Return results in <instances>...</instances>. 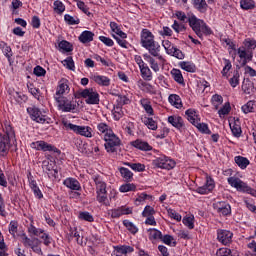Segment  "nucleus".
<instances>
[{
    "label": "nucleus",
    "mask_w": 256,
    "mask_h": 256,
    "mask_svg": "<svg viewBox=\"0 0 256 256\" xmlns=\"http://www.w3.org/2000/svg\"><path fill=\"white\" fill-rule=\"evenodd\" d=\"M140 44L152 57H156L161 63L165 62V57L161 55V45L155 41V35L151 30L147 28L142 29L140 33Z\"/></svg>",
    "instance_id": "f257e3e1"
},
{
    "label": "nucleus",
    "mask_w": 256,
    "mask_h": 256,
    "mask_svg": "<svg viewBox=\"0 0 256 256\" xmlns=\"http://www.w3.org/2000/svg\"><path fill=\"white\" fill-rule=\"evenodd\" d=\"M2 131L3 133L0 134V157H7L11 146L17 143V138L15 129H13L11 122L7 120L2 124Z\"/></svg>",
    "instance_id": "f03ea898"
},
{
    "label": "nucleus",
    "mask_w": 256,
    "mask_h": 256,
    "mask_svg": "<svg viewBox=\"0 0 256 256\" xmlns=\"http://www.w3.org/2000/svg\"><path fill=\"white\" fill-rule=\"evenodd\" d=\"M92 181H94L96 187V201L102 203L105 207H109L111 204L109 203V198L107 196V182L105 181V178L96 174L92 176Z\"/></svg>",
    "instance_id": "7ed1b4c3"
},
{
    "label": "nucleus",
    "mask_w": 256,
    "mask_h": 256,
    "mask_svg": "<svg viewBox=\"0 0 256 256\" xmlns=\"http://www.w3.org/2000/svg\"><path fill=\"white\" fill-rule=\"evenodd\" d=\"M188 23L192 31H194L199 39H203V35H213V30L211 27H209L205 21L197 18L195 15H192L188 18Z\"/></svg>",
    "instance_id": "20e7f679"
},
{
    "label": "nucleus",
    "mask_w": 256,
    "mask_h": 256,
    "mask_svg": "<svg viewBox=\"0 0 256 256\" xmlns=\"http://www.w3.org/2000/svg\"><path fill=\"white\" fill-rule=\"evenodd\" d=\"M228 184L231 185L234 189L239 191L240 193H247L248 195H252V197H256V190L251 188L247 183L243 182L238 177L232 176L227 178Z\"/></svg>",
    "instance_id": "39448f33"
},
{
    "label": "nucleus",
    "mask_w": 256,
    "mask_h": 256,
    "mask_svg": "<svg viewBox=\"0 0 256 256\" xmlns=\"http://www.w3.org/2000/svg\"><path fill=\"white\" fill-rule=\"evenodd\" d=\"M62 125L65 127L67 131H73V133H76V135H81L82 137H87L88 139H91V137H93L92 127L79 126L68 121H63Z\"/></svg>",
    "instance_id": "423d86ee"
},
{
    "label": "nucleus",
    "mask_w": 256,
    "mask_h": 256,
    "mask_svg": "<svg viewBox=\"0 0 256 256\" xmlns=\"http://www.w3.org/2000/svg\"><path fill=\"white\" fill-rule=\"evenodd\" d=\"M27 113L30 116V119L32 121H35V123H40L41 125H44V123H49L51 121V118H49L45 111H41V109L37 108V106H30L27 108Z\"/></svg>",
    "instance_id": "0eeeda50"
},
{
    "label": "nucleus",
    "mask_w": 256,
    "mask_h": 256,
    "mask_svg": "<svg viewBox=\"0 0 256 256\" xmlns=\"http://www.w3.org/2000/svg\"><path fill=\"white\" fill-rule=\"evenodd\" d=\"M80 97L85 99L86 105H99L101 99L95 88H86L79 92Z\"/></svg>",
    "instance_id": "6e6552de"
},
{
    "label": "nucleus",
    "mask_w": 256,
    "mask_h": 256,
    "mask_svg": "<svg viewBox=\"0 0 256 256\" xmlns=\"http://www.w3.org/2000/svg\"><path fill=\"white\" fill-rule=\"evenodd\" d=\"M152 165L157 169H166V171H171V169H175L177 162L169 156L162 155L154 159L152 161Z\"/></svg>",
    "instance_id": "1a4fd4ad"
},
{
    "label": "nucleus",
    "mask_w": 256,
    "mask_h": 256,
    "mask_svg": "<svg viewBox=\"0 0 256 256\" xmlns=\"http://www.w3.org/2000/svg\"><path fill=\"white\" fill-rule=\"evenodd\" d=\"M104 147L107 153H116L117 147L121 145V139L113 132V130L104 137Z\"/></svg>",
    "instance_id": "9d476101"
},
{
    "label": "nucleus",
    "mask_w": 256,
    "mask_h": 256,
    "mask_svg": "<svg viewBox=\"0 0 256 256\" xmlns=\"http://www.w3.org/2000/svg\"><path fill=\"white\" fill-rule=\"evenodd\" d=\"M28 233H30V235H35V237H39L40 239H42L46 247H49V245H51V241H53V238H51V236H49L47 232H45V230L37 228L33 224H31L28 227Z\"/></svg>",
    "instance_id": "9b49d317"
},
{
    "label": "nucleus",
    "mask_w": 256,
    "mask_h": 256,
    "mask_svg": "<svg viewBox=\"0 0 256 256\" xmlns=\"http://www.w3.org/2000/svg\"><path fill=\"white\" fill-rule=\"evenodd\" d=\"M31 149H35L36 151H44V152H51V153H61V150H59L57 147L43 141H36V142H32L30 144Z\"/></svg>",
    "instance_id": "f8f14e48"
},
{
    "label": "nucleus",
    "mask_w": 256,
    "mask_h": 256,
    "mask_svg": "<svg viewBox=\"0 0 256 256\" xmlns=\"http://www.w3.org/2000/svg\"><path fill=\"white\" fill-rule=\"evenodd\" d=\"M55 101L58 103V107L60 111H63V113H71V111H75V109H77L75 101H70L65 97H57Z\"/></svg>",
    "instance_id": "ddd939ff"
},
{
    "label": "nucleus",
    "mask_w": 256,
    "mask_h": 256,
    "mask_svg": "<svg viewBox=\"0 0 256 256\" xmlns=\"http://www.w3.org/2000/svg\"><path fill=\"white\" fill-rule=\"evenodd\" d=\"M213 209L220 215V217H229V215H231V205L225 201L214 203Z\"/></svg>",
    "instance_id": "4468645a"
},
{
    "label": "nucleus",
    "mask_w": 256,
    "mask_h": 256,
    "mask_svg": "<svg viewBox=\"0 0 256 256\" xmlns=\"http://www.w3.org/2000/svg\"><path fill=\"white\" fill-rule=\"evenodd\" d=\"M215 189V180L209 175L206 176V182L203 186L196 188L195 192L199 195H209Z\"/></svg>",
    "instance_id": "2eb2a0df"
},
{
    "label": "nucleus",
    "mask_w": 256,
    "mask_h": 256,
    "mask_svg": "<svg viewBox=\"0 0 256 256\" xmlns=\"http://www.w3.org/2000/svg\"><path fill=\"white\" fill-rule=\"evenodd\" d=\"M144 60L149 63L152 71H154V73H159L160 71V65H165V63H167V59L164 58V62L159 61V59H157V57L151 55V53L149 54H144L143 55Z\"/></svg>",
    "instance_id": "dca6fc26"
},
{
    "label": "nucleus",
    "mask_w": 256,
    "mask_h": 256,
    "mask_svg": "<svg viewBox=\"0 0 256 256\" xmlns=\"http://www.w3.org/2000/svg\"><path fill=\"white\" fill-rule=\"evenodd\" d=\"M69 91H71V88L69 87V80H67V78L60 79L58 81L54 99H57V97H63V95H67Z\"/></svg>",
    "instance_id": "f3484780"
},
{
    "label": "nucleus",
    "mask_w": 256,
    "mask_h": 256,
    "mask_svg": "<svg viewBox=\"0 0 256 256\" xmlns=\"http://www.w3.org/2000/svg\"><path fill=\"white\" fill-rule=\"evenodd\" d=\"M217 239L222 245H229L233 241V234L229 230L219 229L217 230Z\"/></svg>",
    "instance_id": "a211bd4d"
},
{
    "label": "nucleus",
    "mask_w": 256,
    "mask_h": 256,
    "mask_svg": "<svg viewBox=\"0 0 256 256\" xmlns=\"http://www.w3.org/2000/svg\"><path fill=\"white\" fill-rule=\"evenodd\" d=\"M131 147H134L135 149H138V151H144L145 153L149 151H153V146L149 144V142L143 140V139H136L132 142H130Z\"/></svg>",
    "instance_id": "6ab92c4d"
},
{
    "label": "nucleus",
    "mask_w": 256,
    "mask_h": 256,
    "mask_svg": "<svg viewBox=\"0 0 256 256\" xmlns=\"http://www.w3.org/2000/svg\"><path fill=\"white\" fill-rule=\"evenodd\" d=\"M133 213V209L129 207H119L112 210H109L108 215L112 217V219H119L122 215H131Z\"/></svg>",
    "instance_id": "aec40b11"
},
{
    "label": "nucleus",
    "mask_w": 256,
    "mask_h": 256,
    "mask_svg": "<svg viewBox=\"0 0 256 256\" xmlns=\"http://www.w3.org/2000/svg\"><path fill=\"white\" fill-rule=\"evenodd\" d=\"M167 121L168 123H170V125H172V127L177 129L178 131H181V129L185 127V121L183 120V117L179 115L168 116Z\"/></svg>",
    "instance_id": "412c9836"
},
{
    "label": "nucleus",
    "mask_w": 256,
    "mask_h": 256,
    "mask_svg": "<svg viewBox=\"0 0 256 256\" xmlns=\"http://www.w3.org/2000/svg\"><path fill=\"white\" fill-rule=\"evenodd\" d=\"M63 186L71 191H81V183L73 177H68L63 181Z\"/></svg>",
    "instance_id": "4be33fe9"
},
{
    "label": "nucleus",
    "mask_w": 256,
    "mask_h": 256,
    "mask_svg": "<svg viewBox=\"0 0 256 256\" xmlns=\"http://www.w3.org/2000/svg\"><path fill=\"white\" fill-rule=\"evenodd\" d=\"M92 81L99 85L100 87H109L111 85V78L99 74H94L91 76Z\"/></svg>",
    "instance_id": "5701e85b"
},
{
    "label": "nucleus",
    "mask_w": 256,
    "mask_h": 256,
    "mask_svg": "<svg viewBox=\"0 0 256 256\" xmlns=\"http://www.w3.org/2000/svg\"><path fill=\"white\" fill-rule=\"evenodd\" d=\"M134 251L135 249H133L131 246H115L114 251L112 252V256H127L128 253H133Z\"/></svg>",
    "instance_id": "b1692460"
},
{
    "label": "nucleus",
    "mask_w": 256,
    "mask_h": 256,
    "mask_svg": "<svg viewBox=\"0 0 256 256\" xmlns=\"http://www.w3.org/2000/svg\"><path fill=\"white\" fill-rule=\"evenodd\" d=\"M96 129L97 133L103 138L113 131V128H111V126L106 122H99L96 126Z\"/></svg>",
    "instance_id": "393cba45"
},
{
    "label": "nucleus",
    "mask_w": 256,
    "mask_h": 256,
    "mask_svg": "<svg viewBox=\"0 0 256 256\" xmlns=\"http://www.w3.org/2000/svg\"><path fill=\"white\" fill-rule=\"evenodd\" d=\"M139 103L149 117H153V115H155V110H153V106L151 105V99L142 98L140 99Z\"/></svg>",
    "instance_id": "a878e982"
},
{
    "label": "nucleus",
    "mask_w": 256,
    "mask_h": 256,
    "mask_svg": "<svg viewBox=\"0 0 256 256\" xmlns=\"http://www.w3.org/2000/svg\"><path fill=\"white\" fill-rule=\"evenodd\" d=\"M141 121L150 131H157L159 129L158 123L153 117L144 116L141 118Z\"/></svg>",
    "instance_id": "bb28decb"
},
{
    "label": "nucleus",
    "mask_w": 256,
    "mask_h": 256,
    "mask_svg": "<svg viewBox=\"0 0 256 256\" xmlns=\"http://www.w3.org/2000/svg\"><path fill=\"white\" fill-rule=\"evenodd\" d=\"M0 49L3 55H5L6 59H8L9 65H13V59L11 58L13 57V51L11 50V46L7 45V43L2 41L0 42Z\"/></svg>",
    "instance_id": "cd10ccee"
},
{
    "label": "nucleus",
    "mask_w": 256,
    "mask_h": 256,
    "mask_svg": "<svg viewBox=\"0 0 256 256\" xmlns=\"http://www.w3.org/2000/svg\"><path fill=\"white\" fill-rule=\"evenodd\" d=\"M168 102L172 107H175V109H183V100H181V96L177 94H170Z\"/></svg>",
    "instance_id": "c85d7f7f"
},
{
    "label": "nucleus",
    "mask_w": 256,
    "mask_h": 256,
    "mask_svg": "<svg viewBox=\"0 0 256 256\" xmlns=\"http://www.w3.org/2000/svg\"><path fill=\"white\" fill-rule=\"evenodd\" d=\"M185 115L189 123H191L192 125H195L196 123H198V121H201V118H199V114H197V111L193 108L186 110Z\"/></svg>",
    "instance_id": "c756f323"
},
{
    "label": "nucleus",
    "mask_w": 256,
    "mask_h": 256,
    "mask_svg": "<svg viewBox=\"0 0 256 256\" xmlns=\"http://www.w3.org/2000/svg\"><path fill=\"white\" fill-rule=\"evenodd\" d=\"M170 75H172V78L178 85H182V87H185V78H183V73L181 70L174 68L170 71Z\"/></svg>",
    "instance_id": "7c9ffc66"
},
{
    "label": "nucleus",
    "mask_w": 256,
    "mask_h": 256,
    "mask_svg": "<svg viewBox=\"0 0 256 256\" xmlns=\"http://www.w3.org/2000/svg\"><path fill=\"white\" fill-rule=\"evenodd\" d=\"M178 65L180 69H183V71L187 73H195V71H197V66L191 61H181Z\"/></svg>",
    "instance_id": "2f4dec72"
},
{
    "label": "nucleus",
    "mask_w": 256,
    "mask_h": 256,
    "mask_svg": "<svg viewBox=\"0 0 256 256\" xmlns=\"http://www.w3.org/2000/svg\"><path fill=\"white\" fill-rule=\"evenodd\" d=\"M140 75L144 81H153V72L147 64L140 68Z\"/></svg>",
    "instance_id": "473e14b6"
},
{
    "label": "nucleus",
    "mask_w": 256,
    "mask_h": 256,
    "mask_svg": "<svg viewBox=\"0 0 256 256\" xmlns=\"http://www.w3.org/2000/svg\"><path fill=\"white\" fill-rule=\"evenodd\" d=\"M118 170L126 183H131V181H133V172H131V170L125 167H120Z\"/></svg>",
    "instance_id": "72a5a7b5"
},
{
    "label": "nucleus",
    "mask_w": 256,
    "mask_h": 256,
    "mask_svg": "<svg viewBox=\"0 0 256 256\" xmlns=\"http://www.w3.org/2000/svg\"><path fill=\"white\" fill-rule=\"evenodd\" d=\"M93 37H95V34L93 32L85 30L80 34L78 39L80 43H91V41H93Z\"/></svg>",
    "instance_id": "f704fd0d"
},
{
    "label": "nucleus",
    "mask_w": 256,
    "mask_h": 256,
    "mask_svg": "<svg viewBox=\"0 0 256 256\" xmlns=\"http://www.w3.org/2000/svg\"><path fill=\"white\" fill-rule=\"evenodd\" d=\"M112 115L114 121H120L121 119H123L125 115V112L123 111V106H119L118 104H116L114 106V109L112 110Z\"/></svg>",
    "instance_id": "c9c22d12"
},
{
    "label": "nucleus",
    "mask_w": 256,
    "mask_h": 256,
    "mask_svg": "<svg viewBox=\"0 0 256 256\" xmlns=\"http://www.w3.org/2000/svg\"><path fill=\"white\" fill-rule=\"evenodd\" d=\"M162 235L163 233L155 228L148 229V239L150 241H159L162 239Z\"/></svg>",
    "instance_id": "e433bc0d"
},
{
    "label": "nucleus",
    "mask_w": 256,
    "mask_h": 256,
    "mask_svg": "<svg viewBox=\"0 0 256 256\" xmlns=\"http://www.w3.org/2000/svg\"><path fill=\"white\" fill-rule=\"evenodd\" d=\"M8 231L10 235L15 239L17 237V233H19V222L16 220H11L8 225Z\"/></svg>",
    "instance_id": "4c0bfd02"
},
{
    "label": "nucleus",
    "mask_w": 256,
    "mask_h": 256,
    "mask_svg": "<svg viewBox=\"0 0 256 256\" xmlns=\"http://www.w3.org/2000/svg\"><path fill=\"white\" fill-rule=\"evenodd\" d=\"M243 113H255L256 112V101L250 100L242 106Z\"/></svg>",
    "instance_id": "58836bf2"
},
{
    "label": "nucleus",
    "mask_w": 256,
    "mask_h": 256,
    "mask_svg": "<svg viewBox=\"0 0 256 256\" xmlns=\"http://www.w3.org/2000/svg\"><path fill=\"white\" fill-rule=\"evenodd\" d=\"M234 161L236 163V165H238V167L240 169H245L246 167H249L250 165V161L247 159V157H243V156H236L234 158Z\"/></svg>",
    "instance_id": "ea45409f"
},
{
    "label": "nucleus",
    "mask_w": 256,
    "mask_h": 256,
    "mask_svg": "<svg viewBox=\"0 0 256 256\" xmlns=\"http://www.w3.org/2000/svg\"><path fill=\"white\" fill-rule=\"evenodd\" d=\"M193 5L200 13H206L207 7H209L205 0H193Z\"/></svg>",
    "instance_id": "a19ab883"
},
{
    "label": "nucleus",
    "mask_w": 256,
    "mask_h": 256,
    "mask_svg": "<svg viewBox=\"0 0 256 256\" xmlns=\"http://www.w3.org/2000/svg\"><path fill=\"white\" fill-rule=\"evenodd\" d=\"M230 129L234 137H241L243 131L241 130V125L239 124V122H230Z\"/></svg>",
    "instance_id": "79ce46f5"
},
{
    "label": "nucleus",
    "mask_w": 256,
    "mask_h": 256,
    "mask_svg": "<svg viewBox=\"0 0 256 256\" xmlns=\"http://www.w3.org/2000/svg\"><path fill=\"white\" fill-rule=\"evenodd\" d=\"M58 47L60 51H63L64 53H71V51H73V45L67 40L60 41Z\"/></svg>",
    "instance_id": "37998d69"
},
{
    "label": "nucleus",
    "mask_w": 256,
    "mask_h": 256,
    "mask_svg": "<svg viewBox=\"0 0 256 256\" xmlns=\"http://www.w3.org/2000/svg\"><path fill=\"white\" fill-rule=\"evenodd\" d=\"M140 88L142 89V91H145V93H149L150 95H155L157 93V90H155V86L147 83V82H143L140 81Z\"/></svg>",
    "instance_id": "c03bdc74"
},
{
    "label": "nucleus",
    "mask_w": 256,
    "mask_h": 256,
    "mask_svg": "<svg viewBox=\"0 0 256 256\" xmlns=\"http://www.w3.org/2000/svg\"><path fill=\"white\" fill-rule=\"evenodd\" d=\"M240 7L244 11L255 9V0H240Z\"/></svg>",
    "instance_id": "a18cd8bd"
},
{
    "label": "nucleus",
    "mask_w": 256,
    "mask_h": 256,
    "mask_svg": "<svg viewBox=\"0 0 256 256\" xmlns=\"http://www.w3.org/2000/svg\"><path fill=\"white\" fill-rule=\"evenodd\" d=\"M211 103L214 107V109H219V107H221V105H223V96L219 95V94H214L211 98Z\"/></svg>",
    "instance_id": "49530a36"
},
{
    "label": "nucleus",
    "mask_w": 256,
    "mask_h": 256,
    "mask_svg": "<svg viewBox=\"0 0 256 256\" xmlns=\"http://www.w3.org/2000/svg\"><path fill=\"white\" fill-rule=\"evenodd\" d=\"M183 225L189 229H195V216H185L182 220Z\"/></svg>",
    "instance_id": "de8ad7c7"
},
{
    "label": "nucleus",
    "mask_w": 256,
    "mask_h": 256,
    "mask_svg": "<svg viewBox=\"0 0 256 256\" xmlns=\"http://www.w3.org/2000/svg\"><path fill=\"white\" fill-rule=\"evenodd\" d=\"M194 127L197 128L200 133L211 135V130L209 129V126L205 123H201L200 121H198L196 122V124H194Z\"/></svg>",
    "instance_id": "09e8293b"
},
{
    "label": "nucleus",
    "mask_w": 256,
    "mask_h": 256,
    "mask_svg": "<svg viewBox=\"0 0 256 256\" xmlns=\"http://www.w3.org/2000/svg\"><path fill=\"white\" fill-rule=\"evenodd\" d=\"M137 186L133 183H126L119 187L120 193H129V191H136Z\"/></svg>",
    "instance_id": "8fccbe9b"
},
{
    "label": "nucleus",
    "mask_w": 256,
    "mask_h": 256,
    "mask_svg": "<svg viewBox=\"0 0 256 256\" xmlns=\"http://www.w3.org/2000/svg\"><path fill=\"white\" fill-rule=\"evenodd\" d=\"M78 219H80V221H88V223H93L95 221L93 215H91V213L87 211L80 212L78 215Z\"/></svg>",
    "instance_id": "3c124183"
},
{
    "label": "nucleus",
    "mask_w": 256,
    "mask_h": 256,
    "mask_svg": "<svg viewBox=\"0 0 256 256\" xmlns=\"http://www.w3.org/2000/svg\"><path fill=\"white\" fill-rule=\"evenodd\" d=\"M62 64L69 71H75V61H73V57L69 56L62 61Z\"/></svg>",
    "instance_id": "603ef678"
},
{
    "label": "nucleus",
    "mask_w": 256,
    "mask_h": 256,
    "mask_svg": "<svg viewBox=\"0 0 256 256\" xmlns=\"http://www.w3.org/2000/svg\"><path fill=\"white\" fill-rule=\"evenodd\" d=\"M123 225L126 227V229H128V231H130V233H132L133 235H135L136 233L139 232V228H137V226H135V224H133V222L129 221V220H124L123 221Z\"/></svg>",
    "instance_id": "864d4df0"
},
{
    "label": "nucleus",
    "mask_w": 256,
    "mask_h": 256,
    "mask_svg": "<svg viewBox=\"0 0 256 256\" xmlns=\"http://www.w3.org/2000/svg\"><path fill=\"white\" fill-rule=\"evenodd\" d=\"M54 11L57 15H62V13H65V4L61 0L54 1Z\"/></svg>",
    "instance_id": "5fc2aeb1"
},
{
    "label": "nucleus",
    "mask_w": 256,
    "mask_h": 256,
    "mask_svg": "<svg viewBox=\"0 0 256 256\" xmlns=\"http://www.w3.org/2000/svg\"><path fill=\"white\" fill-rule=\"evenodd\" d=\"M64 21L67 25H79V23H81V20H79L78 17H73L69 14L64 15Z\"/></svg>",
    "instance_id": "6e6d98bb"
},
{
    "label": "nucleus",
    "mask_w": 256,
    "mask_h": 256,
    "mask_svg": "<svg viewBox=\"0 0 256 256\" xmlns=\"http://www.w3.org/2000/svg\"><path fill=\"white\" fill-rule=\"evenodd\" d=\"M116 101L117 105H119L120 107H123V105H129V103H131V99H129V96L121 94H118V98Z\"/></svg>",
    "instance_id": "4d7b16f0"
},
{
    "label": "nucleus",
    "mask_w": 256,
    "mask_h": 256,
    "mask_svg": "<svg viewBox=\"0 0 256 256\" xmlns=\"http://www.w3.org/2000/svg\"><path fill=\"white\" fill-rule=\"evenodd\" d=\"M128 167L133 171H137L138 173H143L145 171V164L142 163H127Z\"/></svg>",
    "instance_id": "13d9d810"
},
{
    "label": "nucleus",
    "mask_w": 256,
    "mask_h": 256,
    "mask_svg": "<svg viewBox=\"0 0 256 256\" xmlns=\"http://www.w3.org/2000/svg\"><path fill=\"white\" fill-rule=\"evenodd\" d=\"M167 213H168V216L170 217V219H174V221H177L178 223L183 219L181 214H179L177 211H175L171 208L167 209Z\"/></svg>",
    "instance_id": "bf43d9fd"
},
{
    "label": "nucleus",
    "mask_w": 256,
    "mask_h": 256,
    "mask_svg": "<svg viewBox=\"0 0 256 256\" xmlns=\"http://www.w3.org/2000/svg\"><path fill=\"white\" fill-rule=\"evenodd\" d=\"M75 1L77 2L78 9H80V11H82V13H85V15L90 17L91 16V12H89V7H87L85 2H83L81 0H75Z\"/></svg>",
    "instance_id": "052dcab7"
},
{
    "label": "nucleus",
    "mask_w": 256,
    "mask_h": 256,
    "mask_svg": "<svg viewBox=\"0 0 256 256\" xmlns=\"http://www.w3.org/2000/svg\"><path fill=\"white\" fill-rule=\"evenodd\" d=\"M168 55H170L171 57H175L176 59H179V60L185 59V53H183V51H181V49L177 48V46Z\"/></svg>",
    "instance_id": "680f3d73"
},
{
    "label": "nucleus",
    "mask_w": 256,
    "mask_h": 256,
    "mask_svg": "<svg viewBox=\"0 0 256 256\" xmlns=\"http://www.w3.org/2000/svg\"><path fill=\"white\" fill-rule=\"evenodd\" d=\"M237 53L240 59H243L242 65H247V59H249V57L247 56V50H245V47L238 48Z\"/></svg>",
    "instance_id": "e2e57ef3"
},
{
    "label": "nucleus",
    "mask_w": 256,
    "mask_h": 256,
    "mask_svg": "<svg viewBox=\"0 0 256 256\" xmlns=\"http://www.w3.org/2000/svg\"><path fill=\"white\" fill-rule=\"evenodd\" d=\"M239 77H241L239 75V71L235 70L233 72V77L229 79V84L231 85V87H233L235 89V87H237V85H239Z\"/></svg>",
    "instance_id": "0e129e2a"
},
{
    "label": "nucleus",
    "mask_w": 256,
    "mask_h": 256,
    "mask_svg": "<svg viewBox=\"0 0 256 256\" xmlns=\"http://www.w3.org/2000/svg\"><path fill=\"white\" fill-rule=\"evenodd\" d=\"M162 47H164L166 54L169 55L171 53V51H173L176 46H175V44L171 43V41H169V40H163Z\"/></svg>",
    "instance_id": "69168bd1"
},
{
    "label": "nucleus",
    "mask_w": 256,
    "mask_h": 256,
    "mask_svg": "<svg viewBox=\"0 0 256 256\" xmlns=\"http://www.w3.org/2000/svg\"><path fill=\"white\" fill-rule=\"evenodd\" d=\"M155 213V208L147 205L142 212V217H152L153 215H155Z\"/></svg>",
    "instance_id": "338daca9"
},
{
    "label": "nucleus",
    "mask_w": 256,
    "mask_h": 256,
    "mask_svg": "<svg viewBox=\"0 0 256 256\" xmlns=\"http://www.w3.org/2000/svg\"><path fill=\"white\" fill-rule=\"evenodd\" d=\"M217 256H235L233 255V252L229 248H220L217 253Z\"/></svg>",
    "instance_id": "774afa93"
}]
</instances>
